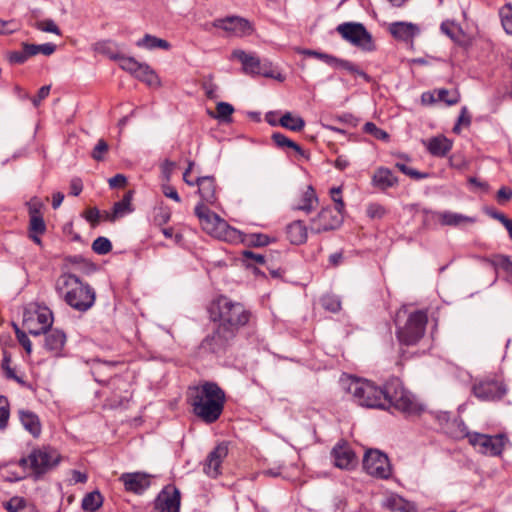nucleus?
<instances>
[{"label":"nucleus","mask_w":512,"mask_h":512,"mask_svg":"<svg viewBox=\"0 0 512 512\" xmlns=\"http://www.w3.org/2000/svg\"><path fill=\"white\" fill-rule=\"evenodd\" d=\"M230 59L238 61L245 74L261 75L267 78L282 80L280 74L278 76L274 75L269 62H262L254 53H247L244 50L236 49L231 53Z\"/></svg>","instance_id":"nucleus-7"},{"label":"nucleus","mask_w":512,"mask_h":512,"mask_svg":"<svg viewBox=\"0 0 512 512\" xmlns=\"http://www.w3.org/2000/svg\"><path fill=\"white\" fill-rule=\"evenodd\" d=\"M505 392V387L497 380H483L473 386L474 395L482 401L499 400Z\"/></svg>","instance_id":"nucleus-16"},{"label":"nucleus","mask_w":512,"mask_h":512,"mask_svg":"<svg viewBox=\"0 0 512 512\" xmlns=\"http://www.w3.org/2000/svg\"><path fill=\"white\" fill-rule=\"evenodd\" d=\"M103 497L98 491H93L85 495L82 500V508L85 511L94 512L101 507Z\"/></svg>","instance_id":"nucleus-37"},{"label":"nucleus","mask_w":512,"mask_h":512,"mask_svg":"<svg viewBox=\"0 0 512 512\" xmlns=\"http://www.w3.org/2000/svg\"><path fill=\"white\" fill-rule=\"evenodd\" d=\"M18 30L19 26L14 20L4 21L0 19V35H10Z\"/></svg>","instance_id":"nucleus-57"},{"label":"nucleus","mask_w":512,"mask_h":512,"mask_svg":"<svg viewBox=\"0 0 512 512\" xmlns=\"http://www.w3.org/2000/svg\"><path fill=\"white\" fill-rule=\"evenodd\" d=\"M138 47H143L149 50H153L156 48L168 50L171 45L165 39L157 38L156 36L146 34L142 39L137 41Z\"/></svg>","instance_id":"nucleus-34"},{"label":"nucleus","mask_w":512,"mask_h":512,"mask_svg":"<svg viewBox=\"0 0 512 512\" xmlns=\"http://www.w3.org/2000/svg\"><path fill=\"white\" fill-rule=\"evenodd\" d=\"M366 213L371 219H381L386 214V209L377 203H372L367 207Z\"/></svg>","instance_id":"nucleus-54"},{"label":"nucleus","mask_w":512,"mask_h":512,"mask_svg":"<svg viewBox=\"0 0 512 512\" xmlns=\"http://www.w3.org/2000/svg\"><path fill=\"white\" fill-rule=\"evenodd\" d=\"M242 256L244 258V261L247 262V266H251V263L249 262L250 260H253L254 262L259 264H264L265 262V257L263 255L256 254L250 250H244L242 252Z\"/></svg>","instance_id":"nucleus-61"},{"label":"nucleus","mask_w":512,"mask_h":512,"mask_svg":"<svg viewBox=\"0 0 512 512\" xmlns=\"http://www.w3.org/2000/svg\"><path fill=\"white\" fill-rule=\"evenodd\" d=\"M387 507L393 512H414L415 505L399 495H392L387 499Z\"/></svg>","instance_id":"nucleus-31"},{"label":"nucleus","mask_w":512,"mask_h":512,"mask_svg":"<svg viewBox=\"0 0 512 512\" xmlns=\"http://www.w3.org/2000/svg\"><path fill=\"white\" fill-rule=\"evenodd\" d=\"M279 125L288 130L299 132L305 127V121L300 116H294L291 112H286L280 118Z\"/></svg>","instance_id":"nucleus-33"},{"label":"nucleus","mask_w":512,"mask_h":512,"mask_svg":"<svg viewBox=\"0 0 512 512\" xmlns=\"http://www.w3.org/2000/svg\"><path fill=\"white\" fill-rule=\"evenodd\" d=\"M180 491L173 485H168L158 494L154 502L157 512H179Z\"/></svg>","instance_id":"nucleus-14"},{"label":"nucleus","mask_w":512,"mask_h":512,"mask_svg":"<svg viewBox=\"0 0 512 512\" xmlns=\"http://www.w3.org/2000/svg\"><path fill=\"white\" fill-rule=\"evenodd\" d=\"M224 448L219 444L213 451H211L204 463V472L212 478L221 475V465L223 461Z\"/></svg>","instance_id":"nucleus-21"},{"label":"nucleus","mask_w":512,"mask_h":512,"mask_svg":"<svg viewBox=\"0 0 512 512\" xmlns=\"http://www.w3.org/2000/svg\"><path fill=\"white\" fill-rule=\"evenodd\" d=\"M171 218V210L166 206H160L155 209L153 221L157 226H163L169 222Z\"/></svg>","instance_id":"nucleus-43"},{"label":"nucleus","mask_w":512,"mask_h":512,"mask_svg":"<svg viewBox=\"0 0 512 512\" xmlns=\"http://www.w3.org/2000/svg\"><path fill=\"white\" fill-rule=\"evenodd\" d=\"M55 290L67 305L80 312L89 310L95 303L94 289L71 273H63L58 277Z\"/></svg>","instance_id":"nucleus-2"},{"label":"nucleus","mask_w":512,"mask_h":512,"mask_svg":"<svg viewBox=\"0 0 512 512\" xmlns=\"http://www.w3.org/2000/svg\"><path fill=\"white\" fill-rule=\"evenodd\" d=\"M109 150V145L104 139L98 140L97 144L93 148L91 152V157L95 161H103L105 159V155L107 154Z\"/></svg>","instance_id":"nucleus-45"},{"label":"nucleus","mask_w":512,"mask_h":512,"mask_svg":"<svg viewBox=\"0 0 512 512\" xmlns=\"http://www.w3.org/2000/svg\"><path fill=\"white\" fill-rule=\"evenodd\" d=\"M308 228L301 220H295L286 228L287 238L291 244L301 245L307 240Z\"/></svg>","instance_id":"nucleus-26"},{"label":"nucleus","mask_w":512,"mask_h":512,"mask_svg":"<svg viewBox=\"0 0 512 512\" xmlns=\"http://www.w3.org/2000/svg\"><path fill=\"white\" fill-rule=\"evenodd\" d=\"M60 458L58 451L51 447L34 449L29 455V460L35 479L57 466Z\"/></svg>","instance_id":"nucleus-8"},{"label":"nucleus","mask_w":512,"mask_h":512,"mask_svg":"<svg viewBox=\"0 0 512 512\" xmlns=\"http://www.w3.org/2000/svg\"><path fill=\"white\" fill-rule=\"evenodd\" d=\"M499 15L501 17V22L504 30L512 35V5L506 4L504 5L500 11Z\"/></svg>","instance_id":"nucleus-41"},{"label":"nucleus","mask_w":512,"mask_h":512,"mask_svg":"<svg viewBox=\"0 0 512 512\" xmlns=\"http://www.w3.org/2000/svg\"><path fill=\"white\" fill-rule=\"evenodd\" d=\"M386 398H388L387 409L394 407L407 416H417L423 411V406L401 386L398 379L386 383Z\"/></svg>","instance_id":"nucleus-6"},{"label":"nucleus","mask_w":512,"mask_h":512,"mask_svg":"<svg viewBox=\"0 0 512 512\" xmlns=\"http://www.w3.org/2000/svg\"><path fill=\"white\" fill-rule=\"evenodd\" d=\"M343 222V215L339 211H334L331 207L323 208L316 217L310 221V231L312 233H322L337 229Z\"/></svg>","instance_id":"nucleus-12"},{"label":"nucleus","mask_w":512,"mask_h":512,"mask_svg":"<svg viewBox=\"0 0 512 512\" xmlns=\"http://www.w3.org/2000/svg\"><path fill=\"white\" fill-rule=\"evenodd\" d=\"M10 417V403L6 396L0 395V430H4L8 426Z\"/></svg>","instance_id":"nucleus-40"},{"label":"nucleus","mask_w":512,"mask_h":512,"mask_svg":"<svg viewBox=\"0 0 512 512\" xmlns=\"http://www.w3.org/2000/svg\"><path fill=\"white\" fill-rule=\"evenodd\" d=\"M334 464L340 469H352L357 464V458L352 449L346 444H337L331 451Z\"/></svg>","instance_id":"nucleus-18"},{"label":"nucleus","mask_w":512,"mask_h":512,"mask_svg":"<svg viewBox=\"0 0 512 512\" xmlns=\"http://www.w3.org/2000/svg\"><path fill=\"white\" fill-rule=\"evenodd\" d=\"M404 310H399L396 314L395 324L397 325L396 336L399 342L406 346L415 345L424 336L428 316L425 311L418 310L409 314L404 325L399 324Z\"/></svg>","instance_id":"nucleus-5"},{"label":"nucleus","mask_w":512,"mask_h":512,"mask_svg":"<svg viewBox=\"0 0 512 512\" xmlns=\"http://www.w3.org/2000/svg\"><path fill=\"white\" fill-rule=\"evenodd\" d=\"M46 232V224L42 215L30 216L29 222V233H40Z\"/></svg>","instance_id":"nucleus-47"},{"label":"nucleus","mask_w":512,"mask_h":512,"mask_svg":"<svg viewBox=\"0 0 512 512\" xmlns=\"http://www.w3.org/2000/svg\"><path fill=\"white\" fill-rule=\"evenodd\" d=\"M470 123H471V116L468 113L467 107L464 106L461 109V113H460V115L458 117L457 123L453 127V132L459 133L460 130H461L460 126L462 124L465 125V126H469Z\"/></svg>","instance_id":"nucleus-56"},{"label":"nucleus","mask_w":512,"mask_h":512,"mask_svg":"<svg viewBox=\"0 0 512 512\" xmlns=\"http://www.w3.org/2000/svg\"><path fill=\"white\" fill-rule=\"evenodd\" d=\"M134 76L149 86H160V79L157 74L147 65L141 63Z\"/></svg>","instance_id":"nucleus-32"},{"label":"nucleus","mask_w":512,"mask_h":512,"mask_svg":"<svg viewBox=\"0 0 512 512\" xmlns=\"http://www.w3.org/2000/svg\"><path fill=\"white\" fill-rule=\"evenodd\" d=\"M195 215L205 233L219 240L224 238V222L217 213L200 203L195 207Z\"/></svg>","instance_id":"nucleus-11"},{"label":"nucleus","mask_w":512,"mask_h":512,"mask_svg":"<svg viewBox=\"0 0 512 512\" xmlns=\"http://www.w3.org/2000/svg\"><path fill=\"white\" fill-rule=\"evenodd\" d=\"M250 319V312L239 302H226V333L245 326Z\"/></svg>","instance_id":"nucleus-15"},{"label":"nucleus","mask_w":512,"mask_h":512,"mask_svg":"<svg viewBox=\"0 0 512 512\" xmlns=\"http://www.w3.org/2000/svg\"><path fill=\"white\" fill-rule=\"evenodd\" d=\"M45 334V348L59 355L66 343V334L60 329H49Z\"/></svg>","instance_id":"nucleus-23"},{"label":"nucleus","mask_w":512,"mask_h":512,"mask_svg":"<svg viewBox=\"0 0 512 512\" xmlns=\"http://www.w3.org/2000/svg\"><path fill=\"white\" fill-rule=\"evenodd\" d=\"M318 204V197L314 188L309 185L306 190L302 193L299 201L293 206V209L310 213Z\"/></svg>","instance_id":"nucleus-28"},{"label":"nucleus","mask_w":512,"mask_h":512,"mask_svg":"<svg viewBox=\"0 0 512 512\" xmlns=\"http://www.w3.org/2000/svg\"><path fill=\"white\" fill-rule=\"evenodd\" d=\"M151 477L145 472L123 473L119 481L123 483L126 491L141 494L151 485Z\"/></svg>","instance_id":"nucleus-17"},{"label":"nucleus","mask_w":512,"mask_h":512,"mask_svg":"<svg viewBox=\"0 0 512 512\" xmlns=\"http://www.w3.org/2000/svg\"><path fill=\"white\" fill-rule=\"evenodd\" d=\"M458 432L454 434L455 438H468L469 443L478 450L479 453L499 456L504 450L505 437L502 434L487 435L477 432H469L463 421H455Z\"/></svg>","instance_id":"nucleus-4"},{"label":"nucleus","mask_w":512,"mask_h":512,"mask_svg":"<svg viewBox=\"0 0 512 512\" xmlns=\"http://www.w3.org/2000/svg\"><path fill=\"white\" fill-rule=\"evenodd\" d=\"M254 32L252 23L239 16H226V36L246 37Z\"/></svg>","instance_id":"nucleus-19"},{"label":"nucleus","mask_w":512,"mask_h":512,"mask_svg":"<svg viewBox=\"0 0 512 512\" xmlns=\"http://www.w3.org/2000/svg\"><path fill=\"white\" fill-rule=\"evenodd\" d=\"M116 59L120 61V67L131 73L132 75L137 72V69H139L140 62L135 60L133 57H125V56H117Z\"/></svg>","instance_id":"nucleus-46"},{"label":"nucleus","mask_w":512,"mask_h":512,"mask_svg":"<svg viewBox=\"0 0 512 512\" xmlns=\"http://www.w3.org/2000/svg\"><path fill=\"white\" fill-rule=\"evenodd\" d=\"M435 218L443 226L458 227L474 222V219L469 216L451 211L436 212Z\"/></svg>","instance_id":"nucleus-24"},{"label":"nucleus","mask_w":512,"mask_h":512,"mask_svg":"<svg viewBox=\"0 0 512 512\" xmlns=\"http://www.w3.org/2000/svg\"><path fill=\"white\" fill-rule=\"evenodd\" d=\"M330 195L332 200L335 203L334 211H339L341 214L344 210L345 204L341 197V188L340 187H333L330 189Z\"/></svg>","instance_id":"nucleus-53"},{"label":"nucleus","mask_w":512,"mask_h":512,"mask_svg":"<svg viewBox=\"0 0 512 512\" xmlns=\"http://www.w3.org/2000/svg\"><path fill=\"white\" fill-rule=\"evenodd\" d=\"M221 300L222 296H219L217 299L212 301V303L208 307V312L210 314V318L213 321H219L222 319V309H221Z\"/></svg>","instance_id":"nucleus-52"},{"label":"nucleus","mask_w":512,"mask_h":512,"mask_svg":"<svg viewBox=\"0 0 512 512\" xmlns=\"http://www.w3.org/2000/svg\"><path fill=\"white\" fill-rule=\"evenodd\" d=\"M389 30L395 38L408 41L416 34L417 27L412 23L395 22L390 25Z\"/></svg>","instance_id":"nucleus-29"},{"label":"nucleus","mask_w":512,"mask_h":512,"mask_svg":"<svg viewBox=\"0 0 512 512\" xmlns=\"http://www.w3.org/2000/svg\"><path fill=\"white\" fill-rule=\"evenodd\" d=\"M22 48H27V54L30 55V57L35 56L39 53L50 56L52 55L56 50V45L52 43H45V44H29V43H23Z\"/></svg>","instance_id":"nucleus-36"},{"label":"nucleus","mask_w":512,"mask_h":512,"mask_svg":"<svg viewBox=\"0 0 512 512\" xmlns=\"http://www.w3.org/2000/svg\"><path fill=\"white\" fill-rule=\"evenodd\" d=\"M195 185L198 186V192L203 201L210 204L214 203L216 199V185L213 177H198L195 181Z\"/></svg>","instance_id":"nucleus-25"},{"label":"nucleus","mask_w":512,"mask_h":512,"mask_svg":"<svg viewBox=\"0 0 512 512\" xmlns=\"http://www.w3.org/2000/svg\"><path fill=\"white\" fill-rule=\"evenodd\" d=\"M452 148V142L445 136L433 137L429 140L427 149L433 156L443 157Z\"/></svg>","instance_id":"nucleus-30"},{"label":"nucleus","mask_w":512,"mask_h":512,"mask_svg":"<svg viewBox=\"0 0 512 512\" xmlns=\"http://www.w3.org/2000/svg\"><path fill=\"white\" fill-rule=\"evenodd\" d=\"M12 361L11 354L7 351H3V358L1 361V368L4 372V375L7 379L15 380L19 384H24V380L17 376L14 369L10 366Z\"/></svg>","instance_id":"nucleus-38"},{"label":"nucleus","mask_w":512,"mask_h":512,"mask_svg":"<svg viewBox=\"0 0 512 512\" xmlns=\"http://www.w3.org/2000/svg\"><path fill=\"white\" fill-rule=\"evenodd\" d=\"M7 57L10 64H23L30 58V55L27 54V48H23L22 51L8 52Z\"/></svg>","instance_id":"nucleus-51"},{"label":"nucleus","mask_w":512,"mask_h":512,"mask_svg":"<svg viewBox=\"0 0 512 512\" xmlns=\"http://www.w3.org/2000/svg\"><path fill=\"white\" fill-rule=\"evenodd\" d=\"M434 93L437 94V99L443 101L448 105H454L460 101V94L457 90L438 89Z\"/></svg>","instance_id":"nucleus-39"},{"label":"nucleus","mask_w":512,"mask_h":512,"mask_svg":"<svg viewBox=\"0 0 512 512\" xmlns=\"http://www.w3.org/2000/svg\"><path fill=\"white\" fill-rule=\"evenodd\" d=\"M364 132L373 135L379 140H388L389 135L386 131L378 128L373 122H367L363 127Z\"/></svg>","instance_id":"nucleus-50"},{"label":"nucleus","mask_w":512,"mask_h":512,"mask_svg":"<svg viewBox=\"0 0 512 512\" xmlns=\"http://www.w3.org/2000/svg\"><path fill=\"white\" fill-rule=\"evenodd\" d=\"M271 139L278 148L285 149L292 145V140L280 132L272 134Z\"/></svg>","instance_id":"nucleus-58"},{"label":"nucleus","mask_w":512,"mask_h":512,"mask_svg":"<svg viewBox=\"0 0 512 512\" xmlns=\"http://www.w3.org/2000/svg\"><path fill=\"white\" fill-rule=\"evenodd\" d=\"M17 413L24 429L34 438H38L42 432V425L38 415L28 409H19Z\"/></svg>","instance_id":"nucleus-20"},{"label":"nucleus","mask_w":512,"mask_h":512,"mask_svg":"<svg viewBox=\"0 0 512 512\" xmlns=\"http://www.w3.org/2000/svg\"><path fill=\"white\" fill-rule=\"evenodd\" d=\"M5 507L9 512H37L35 507L28 503L22 497H12L5 503Z\"/></svg>","instance_id":"nucleus-35"},{"label":"nucleus","mask_w":512,"mask_h":512,"mask_svg":"<svg viewBox=\"0 0 512 512\" xmlns=\"http://www.w3.org/2000/svg\"><path fill=\"white\" fill-rule=\"evenodd\" d=\"M363 468L369 475L380 479H388L392 473L387 455L377 449L366 451Z\"/></svg>","instance_id":"nucleus-10"},{"label":"nucleus","mask_w":512,"mask_h":512,"mask_svg":"<svg viewBox=\"0 0 512 512\" xmlns=\"http://www.w3.org/2000/svg\"><path fill=\"white\" fill-rule=\"evenodd\" d=\"M53 324V314L48 308H42L36 311L35 315L24 316L23 325L29 334L39 336L46 333Z\"/></svg>","instance_id":"nucleus-13"},{"label":"nucleus","mask_w":512,"mask_h":512,"mask_svg":"<svg viewBox=\"0 0 512 512\" xmlns=\"http://www.w3.org/2000/svg\"><path fill=\"white\" fill-rule=\"evenodd\" d=\"M35 27L43 32L54 33L56 35H61V31L56 23L52 19H45L41 21H37L35 23Z\"/></svg>","instance_id":"nucleus-48"},{"label":"nucleus","mask_w":512,"mask_h":512,"mask_svg":"<svg viewBox=\"0 0 512 512\" xmlns=\"http://www.w3.org/2000/svg\"><path fill=\"white\" fill-rule=\"evenodd\" d=\"M339 34L351 44L365 51L374 49L370 33L361 23H343L337 27Z\"/></svg>","instance_id":"nucleus-9"},{"label":"nucleus","mask_w":512,"mask_h":512,"mask_svg":"<svg viewBox=\"0 0 512 512\" xmlns=\"http://www.w3.org/2000/svg\"><path fill=\"white\" fill-rule=\"evenodd\" d=\"M339 68L345 69L351 74L362 77L366 82L371 81V77L366 72L361 70L357 65L353 64L350 61L341 59Z\"/></svg>","instance_id":"nucleus-44"},{"label":"nucleus","mask_w":512,"mask_h":512,"mask_svg":"<svg viewBox=\"0 0 512 512\" xmlns=\"http://www.w3.org/2000/svg\"><path fill=\"white\" fill-rule=\"evenodd\" d=\"M84 218L94 227L99 223L100 211L96 208H89L84 211Z\"/></svg>","instance_id":"nucleus-60"},{"label":"nucleus","mask_w":512,"mask_h":512,"mask_svg":"<svg viewBox=\"0 0 512 512\" xmlns=\"http://www.w3.org/2000/svg\"><path fill=\"white\" fill-rule=\"evenodd\" d=\"M133 195V190L127 191L123 196L122 200L114 203L112 213L105 214V219L110 222H114L116 219L121 218L128 213H131L133 211L131 203Z\"/></svg>","instance_id":"nucleus-22"},{"label":"nucleus","mask_w":512,"mask_h":512,"mask_svg":"<svg viewBox=\"0 0 512 512\" xmlns=\"http://www.w3.org/2000/svg\"><path fill=\"white\" fill-rule=\"evenodd\" d=\"M497 201L503 203L509 201L512 198V189L508 187H501L497 192Z\"/></svg>","instance_id":"nucleus-64"},{"label":"nucleus","mask_w":512,"mask_h":512,"mask_svg":"<svg viewBox=\"0 0 512 512\" xmlns=\"http://www.w3.org/2000/svg\"><path fill=\"white\" fill-rule=\"evenodd\" d=\"M26 205L28 207L29 216L42 215L41 209L43 208V202L40 198L36 196L32 197Z\"/></svg>","instance_id":"nucleus-55"},{"label":"nucleus","mask_w":512,"mask_h":512,"mask_svg":"<svg viewBox=\"0 0 512 512\" xmlns=\"http://www.w3.org/2000/svg\"><path fill=\"white\" fill-rule=\"evenodd\" d=\"M108 183L111 188L123 187L127 183V178L123 174H116L108 180Z\"/></svg>","instance_id":"nucleus-62"},{"label":"nucleus","mask_w":512,"mask_h":512,"mask_svg":"<svg viewBox=\"0 0 512 512\" xmlns=\"http://www.w3.org/2000/svg\"><path fill=\"white\" fill-rule=\"evenodd\" d=\"M187 397L193 413L207 424L214 423L222 414L224 392L215 383L190 387Z\"/></svg>","instance_id":"nucleus-1"},{"label":"nucleus","mask_w":512,"mask_h":512,"mask_svg":"<svg viewBox=\"0 0 512 512\" xmlns=\"http://www.w3.org/2000/svg\"><path fill=\"white\" fill-rule=\"evenodd\" d=\"M347 391L360 406L387 409L386 384L379 387L369 380L352 378Z\"/></svg>","instance_id":"nucleus-3"},{"label":"nucleus","mask_w":512,"mask_h":512,"mask_svg":"<svg viewBox=\"0 0 512 512\" xmlns=\"http://www.w3.org/2000/svg\"><path fill=\"white\" fill-rule=\"evenodd\" d=\"M397 182L398 179L393 175L391 170L384 167L378 168L372 178L373 185L381 190H386L390 187H393L397 184Z\"/></svg>","instance_id":"nucleus-27"},{"label":"nucleus","mask_w":512,"mask_h":512,"mask_svg":"<svg viewBox=\"0 0 512 512\" xmlns=\"http://www.w3.org/2000/svg\"><path fill=\"white\" fill-rule=\"evenodd\" d=\"M50 89L49 85L42 86L39 89L37 96L32 98V103L35 107L39 106L40 102L49 95Z\"/></svg>","instance_id":"nucleus-63"},{"label":"nucleus","mask_w":512,"mask_h":512,"mask_svg":"<svg viewBox=\"0 0 512 512\" xmlns=\"http://www.w3.org/2000/svg\"><path fill=\"white\" fill-rule=\"evenodd\" d=\"M492 265L495 269H502L507 273H511L512 270V261L508 256L505 255H497L491 261Z\"/></svg>","instance_id":"nucleus-49"},{"label":"nucleus","mask_w":512,"mask_h":512,"mask_svg":"<svg viewBox=\"0 0 512 512\" xmlns=\"http://www.w3.org/2000/svg\"><path fill=\"white\" fill-rule=\"evenodd\" d=\"M270 238L265 234L255 233L249 236V243L255 247H262L268 245Z\"/></svg>","instance_id":"nucleus-59"},{"label":"nucleus","mask_w":512,"mask_h":512,"mask_svg":"<svg viewBox=\"0 0 512 512\" xmlns=\"http://www.w3.org/2000/svg\"><path fill=\"white\" fill-rule=\"evenodd\" d=\"M92 250L99 255L108 254L112 250V244L106 237H98L92 243Z\"/></svg>","instance_id":"nucleus-42"}]
</instances>
